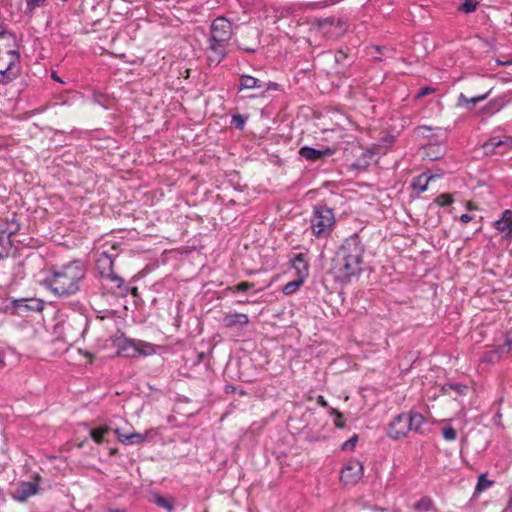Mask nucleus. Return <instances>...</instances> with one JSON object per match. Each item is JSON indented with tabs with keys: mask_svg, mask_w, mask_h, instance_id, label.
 <instances>
[{
	"mask_svg": "<svg viewBox=\"0 0 512 512\" xmlns=\"http://www.w3.org/2000/svg\"><path fill=\"white\" fill-rule=\"evenodd\" d=\"M364 248L357 237L346 239L339 248L333 263L335 277L348 283L357 277L362 268Z\"/></svg>",
	"mask_w": 512,
	"mask_h": 512,
	"instance_id": "f257e3e1",
	"label": "nucleus"
},
{
	"mask_svg": "<svg viewBox=\"0 0 512 512\" xmlns=\"http://www.w3.org/2000/svg\"><path fill=\"white\" fill-rule=\"evenodd\" d=\"M84 277V265L81 262L74 261L54 269L46 279V283L54 294L69 296L79 290L80 282Z\"/></svg>",
	"mask_w": 512,
	"mask_h": 512,
	"instance_id": "f03ea898",
	"label": "nucleus"
},
{
	"mask_svg": "<svg viewBox=\"0 0 512 512\" xmlns=\"http://www.w3.org/2000/svg\"><path fill=\"white\" fill-rule=\"evenodd\" d=\"M111 252L103 251L99 254L96 260V270L101 279L110 284V289L113 293L119 296H126L128 294V286L124 284V280L118 276L114 270V259L117 256L116 246H111Z\"/></svg>",
	"mask_w": 512,
	"mask_h": 512,
	"instance_id": "7ed1b4c3",
	"label": "nucleus"
},
{
	"mask_svg": "<svg viewBox=\"0 0 512 512\" xmlns=\"http://www.w3.org/2000/svg\"><path fill=\"white\" fill-rule=\"evenodd\" d=\"M336 226V218L333 209L323 204L313 207L309 230L317 239H327L331 236Z\"/></svg>",
	"mask_w": 512,
	"mask_h": 512,
	"instance_id": "20e7f679",
	"label": "nucleus"
},
{
	"mask_svg": "<svg viewBox=\"0 0 512 512\" xmlns=\"http://www.w3.org/2000/svg\"><path fill=\"white\" fill-rule=\"evenodd\" d=\"M15 42L0 45V84L7 85L21 75V55L15 49Z\"/></svg>",
	"mask_w": 512,
	"mask_h": 512,
	"instance_id": "39448f33",
	"label": "nucleus"
},
{
	"mask_svg": "<svg viewBox=\"0 0 512 512\" xmlns=\"http://www.w3.org/2000/svg\"><path fill=\"white\" fill-rule=\"evenodd\" d=\"M425 422L420 413H402L393 418L387 427V435L392 439H400L411 430L418 432Z\"/></svg>",
	"mask_w": 512,
	"mask_h": 512,
	"instance_id": "423d86ee",
	"label": "nucleus"
},
{
	"mask_svg": "<svg viewBox=\"0 0 512 512\" xmlns=\"http://www.w3.org/2000/svg\"><path fill=\"white\" fill-rule=\"evenodd\" d=\"M313 29L316 35L326 40L335 41L340 39L347 32L348 26L339 18L327 17L315 21L313 23Z\"/></svg>",
	"mask_w": 512,
	"mask_h": 512,
	"instance_id": "0eeeda50",
	"label": "nucleus"
},
{
	"mask_svg": "<svg viewBox=\"0 0 512 512\" xmlns=\"http://www.w3.org/2000/svg\"><path fill=\"white\" fill-rule=\"evenodd\" d=\"M232 24L225 17H217L211 24L212 41L229 42L232 38Z\"/></svg>",
	"mask_w": 512,
	"mask_h": 512,
	"instance_id": "6e6552de",
	"label": "nucleus"
},
{
	"mask_svg": "<svg viewBox=\"0 0 512 512\" xmlns=\"http://www.w3.org/2000/svg\"><path fill=\"white\" fill-rule=\"evenodd\" d=\"M363 476V464L357 459H350L341 470V481L346 485H355Z\"/></svg>",
	"mask_w": 512,
	"mask_h": 512,
	"instance_id": "1a4fd4ad",
	"label": "nucleus"
},
{
	"mask_svg": "<svg viewBox=\"0 0 512 512\" xmlns=\"http://www.w3.org/2000/svg\"><path fill=\"white\" fill-rule=\"evenodd\" d=\"M512 349V340L506 337L504 344L497 347H488L482 354L480 359L483 363L494 364L502 359V357L508 355Z\"/></svg>",
	"mask_w": 512,
	"mask_h": 512,
	"instance_id": "9d476101",
	"label": "nucleus"
},
{
	"mask_svg": "<svg viewBox=\"0 0 512 512\" xmlns=\"http://www.w3.org/2000/svg\"><path fill=\"white\" fill-rule=\"evenodd\" d=\"M512 147V137L504 136L491 137L483 144V149L486 154H503L508 148Z\"/></svg>",
	"mask_w": 512,
	"mask_h": 512,
	"instance_id": "9b49d317",
	"label": "nucleus"
},
{
	"mask_svg": "<svg viewBox=\"0 0 512 512\" xmlns=\"http://www.w3.org/2000/svg\"><path fill=\"white\" fill-rule=\"evenodd\" d=\"M221 322L223 326L227 329H233V328H244L246 327L250 320L249 316L245 313H239V312H224L222 315Z\"/></svg>",
	"mask_w": 512,
	"mask_h": 512,
	"instance_id": "f8f14e48",
	"label": "nucleus"
},
{
	"mask_svg": "<svg viewBox=\"0 0 512 512\" xmlns=\"http://www.w3.org/2000/svg\"><path fill=\"white\" fill-rule=\"evenodd\" d=\"M335 152L336 149L330 147L324 149H315L312 147L304 146L300 148L299 155L307 161L316 162L325 157L333 155Z\"/></svg>",
	"mask_w": 512,
	"mask_h": 512,
	"instance_id": "ddd939ff",
	"label": "nucleus"
},
{
	"mask_svg": "<svg viewBox=\"0 0 512 512\" xmlns=\"http://www.w3.org/2000/svg\"><path fill=\"white\" fill-rule=\"evenodd\" d=\"M40 480V475L35 476L34 482H22L19 487L13 493V498L17 501L24 502L29 497L38 493V481Z\"/></svg>",
	"mask_w": 512,
	"mask_h": 512,
	"instance_id": "4468645a",
	"label": "nucleus"
},
{
	"mask_svg": "<svg viewBox=\"0 0 512 512\" xmlns=\"http://www.w3.org/2000/svg\"><path fill=\"white\" fill-rule=\"evenodd\" d=\"M227 42L212 41L209 38L208 60L210 63L218 65L227 54Z\"/></svg>",
	"mask_w": 512,
	"mask_h": 512,
	"instance_id": "2eb2a0df",
	"label": "nucleus"
},
{
	"mask_svg": "<svg viewBox=\"0 0 512 512\" xmlns=\"http://www.w3.org/2000/svg\"><path fill=\"white\" fill-rule=\"evenodd\" d=\"M496 230L506 233L507 238H512V211L506 209L502 212V217L493 223Z\"/></svg>",
	"mask_w": 512,
	"mask_h": 512,
	"instance_id": "dca6fc26",
	"label": "nucleus"
},
{
	"mask_svg": "<svg viewBox=\"0 0 512 512\" xmlns=\"http://www.w3.org/2000/svg\"><path fill=\"white\" fill-rule=\"evenodd\" d=\"M114 432L117 439L125 445L140 444L145 440V436L137 432L124 433L120 428H116Z\"/></svg>",
	"mask_w": 512,
	"mask_h": 512,
	"instance_id": "f3484780",
	"label": "nucleus"
},
{
	"mask_svg": "<svg viewBox=\"0 0 512 512\" xmlns=\"http://www.w3.org/2000/svg\"><path fill=\"white\" fill-rule=\"evenodd\" d=\"M292 267L296 271L297 277L305 280L308 276L309 265L306 261L304 254H297L292 260Z\"/></svg>",
	"mask_w": 512,
	"mask_h": 512,
	"instance_id": "a211bd4d",
	"label": "nucleus"
},
{
	"mask_svg": "<svg viewBox=\"0 0 512 512\" xmlns=\"http://www.w3.org/2000/svg\"><path fill=\"white\" fill-rule=\"evenodd\" d=\"M137 342L133 340H124L120 343L118 353L124 357L134 358L137 357Z\"/></svg>",
	"mask_w": 512,
	"mask_h": 512,
	"instance_id": "6ab92c4d",
	"label": "nucleus"
},
{
	"mask_svg": "<svg viewBox=\"0 0 512 512\" xmlns=\"http://www.w3.org/2000/svg\"><path fill=\"white\" fill-rule=\"evenodd\" d=\"M492 89H488L482 94H479L477 96H473L471 98L466 97L463 93H461L458 97V105L462 107H468L469 104L472 106H475L477 103L485 100L491 93Z\"/></svg>",
	"mask_w": 512,
	"mask_h": 512,
	"instance_id": "aec40b11",
	"label": "nucleus"
},
{
	"mask_svg": "<svg viewBox=\"0 0 512 512\" xmlns=\"http://www.w3.org/2000/svg\"><path fill=\"white\" fill-rule=\"evenodd\" d=\"M239 82V91L263 87V83L261 80L250 75H241L239 78Z\"/></svg>",
	"mask_w": 512,
	"mask_h": 512,
	"instance_id": "412c9836",
	"label": "nucleus"
},
{
	"mask_svg": "<svg viewBox=\"0 0 512 512\" xmlns=\"http://www.w3.org/2000/svg\"><path fill=\"white\" fill-rule=\"evenodd\" d=\"M434 177V175L423 173L414 179L412 186L420 192H424L427 190L429 182L432 181Z\"/></svg>",
	"mask_w": 512,
	"mask_h": 512,
	"instance_id": "4be33fe9",
	"label": "nucleus"
},
{
	"mask_svg": "<svg viewBox=\"0 0 512 512\" xmlns=\"http://www.w3.org/2000/svg\"><path fill=\"white\" fill-rule=\"evenodd\" d=\"M434 507L433 500L430 497H422L419 501H417L413 508L417 512H429Z\"/></svg>",
	"mask_w": 512,
	"mask_h": 512,
	"instance_id": "5701e85b",
	"label": "nucleus"
},
{
	"mask_svg": "<svg viewBox=\"0 0 512 512\" xmlns=\"http://www.w3.org/2000/svg\"><path fill=\"white\" fill-rule=\"evenodd\" d=\"M109 431H110V428L108 426L94 428L90 431V436L95 443L101 444L104 440L105 435Z\"/></svg>",
	"mask_w": 512,
	"mask_h": 512,
	"instance_id": "b1692460",
	"label": "nucleus"
},
{
	"mask_svg": "<svg viewBox=\"0 0 512 512\" xmlns=\"http://www.w3.org/2000/svg\"><path fill=\"white\" fill-rule=\"evenodd\" d=\"M154 503L157 506L167 510L168 512H171L174 509V499H172V498H166L161 495H155Z\"/></svg>",
	"mask_w": 512,
	"mask_h": 512,
	"instance_id": "393cba45",
	"label": "nucleus"
},
{
	"mask_svg": "<svg viewBox=\"0 0 512 512\" xmlns=\"http://www.w3.org/2000/svg\"><path fill=\"white\" fill-rule=\"evenodd\" d=\"M47 0H25L24 14L32 16L35 9L45 5Z\"/></svg>",
	"mask_w": 512,
	"mask_h": 512,
	"instance_id": "a878e982",
	"label": "nucleus"
},
{
	"mask_svg": "<svg viewBox=\"0 0 512 512\" xmlns=\"http://www.w3.org/2000/svg\"><path fill=\"white\" fill-rule=\"evenodd\" d=\"M304 281L305 280H302L297 277L295 280L290 281L287 284H285L282 288V292L285 295H291L299 289V287L304 283Z\"/></svg>",
	"mask_w": 512,
	"mask_h": 512,
	"instance_id": "bb28decb",
	"label": "nucleus"
},
{
	"mask_svg": "<svg viewBox=\"0 0 512 512\" xmlns=\"http://www.w3.org/2000/svg\"><path fill=\"white\" fill-rule=\"evenodd\" d=\"M494 484L493 481L486 478V474H481L478 477V482L475 487V493H481L486 489L490 488Z\"/></svg>",
	"mask_w": 512,
	"mask_h": 512,
	"instance_id": "cd10ccee",
	"label": "nucleus"
},
{
	"mask_svg": "<svg viewBox=\"0 0 512 512\" xmlns=\"http://www.w3.org/2000/svg\"><path fill=\"white\" fill-rule=\"evenodd\" d=\"M137 347L139 348L137 351V356H140V355L147 356V355H151L155 352L154 346L147 342L138 341Z\"/></svg>",
	"mask_w": 512,
	"mask_h": 512,
	"instance_id": "c85d7f7f",
	"label": "nucleus"
},
{
	"mask_svg": "<svg viewBox=\"0 0 512 512\" xmlns=\"http://www.w3.org/2000/svg\"><path fill=\"white\" fill-rule=\"evenodd\" d=\"M453 201V195L450 193H442L438 195L434 200V202L441 207L449 206L453 203Z\"/></svg>",
	"mask_w": 512,
	"mask_h": 512,
	"instance_id": "c756f323",
	"label": "nucleus"
},
{
	"mask_svg": "<svg viewBox=\"0 0 512 512\" xmlns=\"http://www.w3.org/2000/svg\"><path fill=\"white\" fill-rule=\"evenodd\" d=\"M253 287H254V283L244 281L237 285L227 287V290L232 293L246 292Z\"/></svg>",
	"mask_w": 512,
	"mask_h": 512,
	"instance_id": "7c9ffc66",
	"label": "nucleus"
},
{
	"mask_svg": "<svg viewBox=\"0 0 512 512\" xmlns=\"http://www.w3.org/2000/svg\"><path fill=\"white\" fill-rule=\"evenodd\" d=\"M478 4V0H464L459 10L464 13H472L477 9Z\"/></svg>",
	"mask_w": 512,
	"mask_h": 512,
	"instance_id": "2f4dec72",
	"label": "nucleus"
},
{
	"mask_svg": "<svg viewBox=\"0 0 512 512\" xmlns=\"http://www.w3.org/2000/svg\"><path fill=\"white\" fill-rule=\"evenodd\" d=\"M443 390L445 393H447L449 390H453L459 395H465L468 390V387L466 385L461 384H448L443 387Z\"/></svg>",
	"mask_w": 512,
	"mask_h": 512,
	"instance_id": "473e14b6",
	"label": "nucleus"
},
{
	"mask_svg": "<svg viewBox=\"0 0 512 512\" xmlns=\"http://www.w3.org/2000/svg\"><path fill=\"white\" fill-rule=\"evenodd\" d=\"M330 414L334 416V425L337 428H343L345 426V422L343 420V414L333 407H329Z\"/></svg>",
	"mask_w": 512,
	"mask_h": 512,
	"instance_id": "72a5a7b5",
	"label": "nucleus"
},
{
	"mask_svg": "<svg viewBox=\"0 0 512 512\" xmlns=\"http://www.w3.org/2000/svg\"><path fill=\"white\" fill-rule=\"evenodd\" d=\"M15 39L13 35L9 32L3 30L2 26H0V45H8L13 44Z\"/></svg>",
	"mask_w": 512,
	"mask_h": 512,
	"instance_id": "f704fd0d",
	"label": "nucleus"
},
{
	"mask_svg": "<svg viewBox=\"0 0 512 512\" xmlns=\"http://www.w3.org/2000/svg\"><path fill=\"white\" fill-rule=\"evenodd\" d=\"M442 435L446 441H454L457 437L456 430L452 427H445L442 430Z\"/></svg>",
	"mask_w": 512,
	"mask_h": 512,
	"instance_id": "c9c22d12",
	"label": "nucleus"
},
{
	"mask_svg": "<svg viewBox=\"0 0 512 512\" xmlns=\"http://www.w3.org/2000/svg\"><path fill=\"white\" fill-rule=\"evenodd\" d=\"M358 441V435L354 434L349 440L343 443L342 450H353Z\"/></svg>",
	"mask_w": 512,
	"mask_h": 512,
	"instance_id": "e433bc0d",
	"label": "nucleus"
},
{
	"mask_svg": "<svg viewBox=\"0 0 512 512\" xmlns=\"http://www.w3.org/2000/svg\"><path fill=\"white\" fill-rule=\"evenodd\" d=\"M232 123L235 124L237 128L242 129L245 121L241 115H234L232 117Z\"/></svg>",
	"mask_w": 512,
	"mask_h": 512,
	"instance_id": "4c0bfd02",
	"label": "nucleus"
},
{
	"mask_svg": "<svg viewBox=\"0 0 512 512\" xmlns=\"http://www.w3.org/2000/svg\"><path fill=\"white\" fill-rule=\"evenodd\" d=\"M433 91H434L433 89L428 88V87L423 88V89H421V90L418 92L417 97H418V98L424 97V96H426V95H428V94L432 93Z\"/></svg>",
	"mask_w": 512,
	"mask_h": 512,
	"instance_id": "58836bf2",
	"label": "nucleus"
},
{
	"mask_svg": "<svg viewBox=\"0 0 512 512\" xmlns=\"http://www.w3.org/2000/svg\"><path fill=\"white\" fill-rule=\"evenodd\" d=\"M317 403L324 408L329 407L328 402L325 400V398L322 395H319L317 397Z\"/></svg>",
	"mask_w": 512,
	"mask_h": 512,
	"instance_id": "ea45409f",
	"label": "nucleus"
},
{
	"mask_svg": "<svg viewBox=\"0 0 512 512\" xmlns=\"http://www.w3.org/2000/svg\"><path fill=\"white\" fill-rule=\"evenodd\" d=\"M460 220L462 223L467 224L472 220V217L469 214H462Z\"/></svg>",
	"mask_w": 512,
	"mask_h": 512,
	"instance_id": "a19ab883",
	"label": "nucleus"
},
{
	"mask_svg": "<svg viewBox=\"0 0 512 512\" xmlns=\"http://www.w3.org/2000/svg\"><path fill=\"white\" fill-rule=\"evenodd\" d=\"M346 57L347 55L343 51H338V53L336 54V61L340 62L344 60Z\"/></svg>",
	"mask_w": 512,
	"mask_h": 512,
	"instance_id": "79ce46f5",
	"label": "nucleus"
},
{
	"mask_svg": "<svg viewBox=\"0 0 512 512\" xmlns=\"http://www.w3.org/2000/svg\"><path fill=\"white\" fill-rule=\"evenodd\" d=\"M131 293L133 296H137L138 295V288L137 287H133L131 289L128 288V293Z\"/></svg>",
	"mask_w": 512,
	"mask_h": 512,
	"instance_id": "37998d69",
	"label": "nucleus"
},
{
	"mask_svg": "<svg viewBox=\"0 0 512 512\" xmlns=\"http://www.w3.org/2000/svg\"><path fill=\"white\" fill-rule=\"evenodd\" d=\"M466 207L469 209V210H473L475 209L474 205L472 202L468 201L467 204H466Z\"/></svg>",
	"mask_w": 512,
	"mask_h": 512,
	"instance_id": "c03bdc74",
	"label": "nucleus"
},
{
	"mask_svg": "<svg viewBox=\"0 0 512 512\" xmlns=\"http://www.w3.org/2000/svg\"><path fill=\"white\" fill-rule=\"evenodd\" d=\"M5 365L4 359L0 356V367H3Z\"/></svg>",
	"mask_w": 512,
	"mask_h": 512,
	"instance_id": "a18cd8bd",
	"label": "nucleus"
},
{
	"mask_svg": "<svg viewBox=\"0 0 512 512\" xmlns=\"http://www.w3.org/2000/svg\"><path fill=\"white\" fill-rule=\"evenodd\" d=\"M245 51L247 52H254V49H251V48H243Z\"/></svg>",
	"mask_w": 512,
	"mask_h": 512,
	"instance_id": "49530a36",
	"label": "nucleus"
},
{
	"mask_svg": "<svg viewBox=\"0 0 512 512\" xmlns=\"http://www.w3.org/2000/svg\"><path fill=\"white\" fill-rule=\"evenodd\" d=\"M85 356H86V357H88V358H90V359L92 358V354H91V353H89V352H87V353L85 354Z\"/></svg>",
	"mask_w": 512,
	"mask_h": 512,
	"instance_id": "de8ad7c7",
	"label": "nucleus"
},
{
	"mask_svg": "<svg viewBox=\"0 0 512 512\" xmlns=\"http://www.w3.org/2000/svg\"><path fill=\"white\" fill-rule=\"evenodd\" d=\"M111 512H124L123 510H119V509H115V510H111Z\"/></svg>",
	"mask_w": 512,
	"mask_h": 512,
	"instance_id": "09e8293b",
	"label": "nucleus"
}]
</instances>
